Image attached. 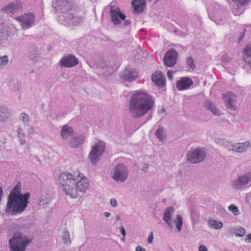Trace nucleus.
Returning <instances> with one entry per match:
<instances>
[{"mask_svg": "<svg viewBox=\"0 0 251 251\" xmlns=\"http://www.w3.org/2000/svg\"><path fill=\"white\" fill-rule=\"evenodd\" d=\"M199 251H208L206 246L203 245H201L199 247Z\"/></svg>", "mask_w": 251, "mask_h": 251, "instance_id": "nucleus-50", "label": "nucleus"}, {"mask_svg": "<svg viewBox=\"0 0 251 251\" xmlns=\"http://www.w3.org/2000/svg\"><path fill=\"white\" fill-rule=\"evenodd\" d=\"M207 108L212 114L215 116H220L221 113L220 110L217 108L214 103L211 102L207 103Z\"/></svg>", "mask_w": 251, "mask_h": 251, "instance_id": "nucleus-29", "label": "nucleus"}, {"mask_svg": "<svg viewBox=\"0 0 251 251\" xmlns=\"http://www.w3.org/2000/svg\"><path fill=\"white\" fill-rule=\"evenodd\" d=\"M245 241L247 243H251V233L249 234L245 239Z\"/></svg>", "mask_w": 251, "mask_h": 251, "instance_id": "nucleus-48", "label": "nucleus"}, {"mask_svg": "<svg viewBox=\"0 0 251 251\" xmlns=\"http://www.w3.org/2000/svg\"><path fill=\"white\" fill-rule=\"evenodd\" d=\"M153 239V234L152 232H151L149 235L148 237V242L149 244H151L152 243Z\"/></svg>", "mask_w": 251, "mask_h": 251, "instance_id": "nucleus-45", "label": "nucleus"}, {"mask_svg": "<svg viewBox=\"0 0 251 251\" xmlns=\"http://www.w3.org/2000/svg\"><path fill=\"white\" fill-rule=\"evenodd\" d=\"M85 137L84 134L75 135L67 141L69 145L72 148H79L84 143Z\"/></svg>", "mask_w": 251, "mask_h": 251, "instance_id": "nucleus-18", "label": "nucleus"}, {"mask_svg": "<svg viewBox=\"0 0 251 251\" xmlns=\"http://www.w3.org/2000/svg\"><path fill=\"white\" fill-rule=\"evenodd\" d=\"M121 234L123 236L125 237L126 235V232L124 226H120V227Z\"/></svg>", "mask_w": 251, "mask_h": 251, "instance_id": "nucleus-52", "label": "nucleus"}, {"mask_svg": "<svg viewBox=\"0 0 251 251\" xmlns=\"http://www.w3.org/2000/svg\"><path fill=\"white\" fill-rule=\"evenodd\" d=\"M220 9V8L219 5L218 4L215 3L214 4L213 6H211V7L209 8L208 13L210 15H217Z\"/></svg>", "mask_w": 251, "mask_h": 251, "instance_id": "nucleus-31", "label": "nucleus"}, {"mask_svg": "<svg viewBox=\"0 0 251 251\" xmlns=\"http://www.w3.org/2000/svg\"><path fill=\"white\" fill-rule=\"evenodd\" d=\"M155 135L160 141L163 142L166 140V131L162 127H159L157 129L155 132Z\"/></svg>", "mask_w": 251, "mask_h": 251, "instance_id": "nucleus-28", "label": "nucleus"}, {"mask_svg": "<svg viewBox=\"0 0 251 251\" xmlns=\"http://www.w3.org/2000/svg\"><path fill=\"white\" fill-rule=\"evenodd\" d=\"M20 119L22 120L25 124H27L29 121L28 116L25 113H23L20 115Z\"/></svg>", "mask_w": 251, "mask_h": 251, "instance_id": "nucleus-36", "label": "nucleus"}, {"mask_svg": "<svg viewBox=\"0 0 251 251\" xmlns=\"http://www.w3.org/2000/svg\"><path fill=\"white\" fill-rule=\"evenodd\" d=\"M60 135L62 139L67 142L75 135V132L72 127L67 125L62 126L60 130Z\"/></svg>", "mask_w": 251, "mask_h": 251, "instance_id": "nucleus-20", "label": "nucleus"}, {"mask_svg": "<svg viewBox=\"0 0 251 251\" xmlns=\"http://www.w3.org/2000/svg\"><path fill=\"white\" fill-rule=\"evenodd\" d=\"M236 99V95L231 92L227 93L223 95V100L226 107L234 111L238 108Z\"/></svg>", "mask_w": 251, "mask_h": 251, "instance_id": "nucleus-13", "label": "nucleus"}, {"mask_svg": "<svg viewBox=\"0 0 251 251\" xmlns=\"http://www.w3.org/2000/svg\"><path fill=\"white\" fill-rule=\"evenodd\" d=\"M243 60L245 61V62L246 64L245 67L247 69H251V59L249 58L248 57H245V56H244L243 57Z\"/></svg>", "mask_w": 251, "mask_h": 251, "instance_id": "nucleus-40", "label": "nucleus"}, {"mask_svg": "<svg viewBox=\"0 0 251 251\" xmlns=\"http://www.w3.org/2000/svg\"><path fill=\"white\" fill-rule=\"evenodd\" d=\"M186 64L192 70H194L196 66L195 64L194 60L192 57H188L186 58Z\"/></svg>", "mask_w": 251, "mask_h": 251, "instance_id": "nucleus-34", "label": "nucleus"}, {"mask_svg": "<svg viewBox=\"0 0 251 251\" xmlns=\"http://www.w3.org/2000/svg\"><path fill=\"white\" fill-rule=\"evenodd\" d=\"M110 15L111 22L114 25L123 27L130 24L129 21L126 20V15L121 12L115 1L110 4Z\"/></svg>", "mask_w": 251, "mask_h": 251, "instance_id": "nucleus-6", "label": "nucleus"}, {"mask_svg": "<svg viewBox=\"0 0 251 251\" xmlns=\"http://www.w3.org/2000/svg\"><path fill=\"white\" fill-rule=\"evenodd\" d=\"M62 67L70 68L76 65L78 63V59L72 55H67L62 57L60 61Z\"/></svg>", "mask_w": 251, "mask_h": 251, "instance_id": "nucleus-17", "label": "nucleus"}, {"mask_svg": "<svg viewBox=\"0 0 251 251\" xmlns=\"http://www.w3.org/2000/svg\"><path fill=\"white\" fill-rule=\"evenodd\" d=\"M167 75L170 80H172L173 78V72L169 71L167 73Z\"/></svg>", "mask_w": 251, "mask_h": 251, "instance_id": "nucleus-51", "label": "nucleus"}, {"mask_svg": "<svg viewBox=\"0 0 251 251\" xmlns=\"http://www.w3.org/2000/svg\"><path fill=\"white\" fill-rule=\"evenodd\" d=\"M154 101L152 97L143 91H136L129 100L128 111L133 118H140L154 108Z\"/></svg>", "mask_w": 251, "mask_h": 251, "instance_id": "nucleus-2", "label": "nucleus"}, {"mask_svg": "<svg viewBox=\"0 0 251 251\" xmlns=\"http://www.w3.org/2000/svg\"><path fill=\"white\" fill-rule=\"evenodd\" d=\"M137 76L138 73L137 71L130 67L126 68L120 74V77L121 79L129 82L135 80Z\"/></svg>", "mask_w": 251, "mask_h": 251, "instance_id": "nucleus-14", "label": "nucleus"}, {"mask_svg": "<svg viewBox=\"0 0 251 251\" xmlns=\"http://www.w3.org/2000/svg\"><path fill=\"white\" fill-rule=\"evenodd\" d=\"M229 211L232 213L234 216H237L240 214V211L237 206L234 204H231L228 207Z\"/></svg>", "mask_w": 251, "mask_h": 251, "instance_id": "nucleus-32", "label": "nucleus"}, {"mask_svg": "<svg viewBox=\"0 0 251 251\" xmlns=\"http://www.w3.org/2000/svg\"><path fill=\"white\" fill-rule=\"evenodd\" d=\"M105 150L103 142L100 141L94 145L89 153L88 158L93 165H96Z\"/></svg>", "mask_w": 251, "mask_h": 251, "instance_id": "nucleus-10", "label": "nucleus"}, {"mask_svg": "<svg viewBox=\"0 0 251 251\" xmlns=\"http://www.w3.org/2000/svg\"><path fill=\"white\" fill-rule=\"evenodd\" d=\"M9 61L8 57L7 55L0 56V65L4 66L6 65Z\"/></svg>", "mask_w": 251, "mask_h": 251, "instance_id": "nucleus-37", "label": "nucleus"}, {"mask_svg": "<svg viewBox=\"0 0 251 251\" xmlns=\"http://www.w3.org/2000/svg\"><path fill=\"white\" fill-rule=\"evenodd\" d=\"M147 169H148V166H145L144 167L143 170L146 171V170Z\"/></svg>", "mask_w": 251, "mask_h": 251, "instance_id": "nucleus-57", "label": "nucleus"}, {"mask_svg": "<svg viewBox=\"0 0 251 251\" xmlns=\"http://www.w3.org/2000/svg\"><path fill=\"white\" fill-rule=\"evenodd\" d=\"M234 232L236 236L243 237L246 234V230L242 227H238L235 228Z\"/></svg>", "mask_w": 251, "mask_h": 251, "instance_id": "nucleus-33", "label": "nucleus"}, {"mask_svg": "<svg viewBox=\"0 0 251 251\" xmlns=\"http://www.w3.org/2000/svg\"><path fill=\"white\" fill-rule=\"evenodd\" d=\"M52 7L56 13L61 14L60 17H63L64 21L70 25H79L83 22L82 17L75 15L72 0H56L52 2Z\"/></svg>", "mask_w": 251, "mask_h": 251, "instance_id": "nucleus-3", "label": "nucleus"}, {"mask_svg": "<svg viewBox=\"0 0 251 251\" xmlns=\"http://www.w3.org/2000/svg\"><path fill=\"white\" fill-rule=\"evenodd\" d=\"M206 156L204 149L201 148L191 149L186 155L187 160L193 164L201 162L205 158Z\"/></svg>", "mask_w": 251, "mask_h": 251, "instance_id": "nucleus-9", "label": "nucleus"}, {"mask_svg": "<svg viewBox=\"0 0 251 251\" xmlns=\"http://www.w3.org/2000/svg\"><path fill=\"white\" fill-rule=\"evenodd\" d=\"M128 172L127 168L123 164L116 166L112 177L116 182H124L127 178Z\"/></svg>", "mask_w": 251, "mask_h": 251, "instance_id": "nucleus-11", "label": "nucleus"}, {"mask_svg": "<svg viewBox=\"0 0 251 251\" xmlns=\"http://www.w3.org/2000/svg\"><path fill=\"white\" fill-rule=\"evenodd\" d=\"M16 133L17 138L21 145L23 146L25 145L26 135L24 129H23L22 127L21 126H18L16 131Z\"/></svg>", "mask_w": 251, "mask_h": 251, "instance_id": "nucleus-23", "label": "nucleus"}, {"mask_svg": "<svg viewBox=\"0 0 251 251\" xmlns=\"http://www.w3.org/2000/svg\"><path fill=\"white\" fill-rule=\"evenodd\" d=\"M193 82L190 78L184 77L178 80L176 82V86L180 91L186 90L193 85Z\"/></svg>", "mask_w": 251, "mask_h": 251, "instance_id": "nucleus-21", "label": "nucleus"}, {"mask_svg": "<svg viewBox=\"0 0 251 251\" xmlns=\"http://www.w3.org/2000/svg\"><path fill=\"white\" fill-rule=\"evenodd\" d=\"M177 53L174 50H169L164 57V64L165 66L172 67L176 64Z\"/></svg>", "mask_w": 251, "mask_h": 251, "instance_id": "nucleus-15", "label": "nucleus"}, {"mask_svg": "<svg viewBox=\"0 0 251 251\" xmlns=\"http://www.w3.org/2000/svg\"><path fill=\"white\" fill-rule=\"evenodd\" d=\"M70 236V233L68 229L66 228H63L61 233L62 239L63 243L67 246H69L71 243Z\"/></svg>", "mask_w": 251, "mask_h": 251, "instance_id": "nucleus-27", "label": "nucleus"}, {"mask_svg": "<svg viewBox=\"0 0 251 251\" xmlns=\"http://www.w3.org/2000/svg\"><path fill=\"white\" fill-rule=\"evenodd\" d=\"M29 194H23L22 197L8 196L5 212L8 215H16L25 211L28 203Z\"/></svg>", "mask_w": 251, "mask_h": 251, "instance_id": "nucleus-4", "label": "nucleus"}, {"mask_svg": "<svg viewBox=\"0 0 251 251\" xmlns=\"http://www.w3.org/2000/svg\"><path fill=\"white\" fill-rule=\"evenodd\" d=\"M233 13L235 15H239L242 13V10L240 6L236 5V8L233 7Z\"/></svg>", "mask_w": 251, "mask_h": 251, "instance_id": "nucleus-42", "label": "nucleus"}, {"mask_svg": "<svg viewBox=\"0 0 251 251\" xmlns=\"http://www.w3.org/2000/svg\"><path fill=\"white\" fill-rule=\"evenodd\" d=\"M24 227L23 225L19 224H13L10 226V230H19Z\"/></svg>", "mask_w": 251, "mask_h": 251, "instance_id": "nucleus-39", "label": "nucleus"}, {"mask_svg": "<svg viewBox=\"0 0 251 251\" xmlns=\"http://www.w3.org/2000/svg\"><path fill=\"white\" fill-rule=\"evenodd\" d=\"M58 182L63 193L72 199H76L79 192L85 193L89 186L88 179L79 172L61 173L58 176Z\"/></svg>", "mask_w": 251, "mask_h": 251, "instance_id": "nucleus-1", "label": "nucleus"}, {"mask_svg": "<svg viewBox=\"0 0 251 251\" xmlns=\"http://www.w3.org/2000/svg\"><path fill=\"white\" fill-rule=\"evenodd\" d=\"M250 0H235V3L237 2L240 5H244L246 4Z\"/></svg>", "mask_w": 251, "mask_h": 251, "instance_id": "nucleus-44", "label": "nucleus"}, {"mask_svg": "<svg viewBox=\"0 0 251 251\" xmlns=\"http://www.w3.org/2000/svg\"><path fill=\"white\" fill-rule=\"evenodd\" d=\"M23 3L19 0H16L7 4L2 10L7 13H14L22 10Z\"/></svg>", "mask_w": 251, "mask_h": 251, "instance_id": "nucleus-19", "label": "nucleus"}, {"mask_svg": "<svg viewBox=\"0 0 251 251\" xmlns=\"http://www.w3.org/2000/svg\"><path fill=\"white\" fill-rule=\"evenodd\" d=\"M35 132V129L33 127H31L29 128L28 131V134L29 137H31L32 136Z\"/></svg>", "mask_w": 251, "mask_h": 251, "instance_id": "nucleus-46", "label": "nucleus"}, {"mask_svg": "<svg viewBox=\"0 0 251 251\" xmlns=\"http://www.w3.org/2000/svg\"><path fill=\"white\" fill-rule=\"evenodd\" d=\"M49 200L48 198L41 199L39 202L40 206H45L49 203Z\"/></svg>", "mask_w": 251, "mask_h": 251, "instance_id": "nucleus-41", "label": "nucleus"}, {"mask_svg": "<svg viewBox=\"0 0 251 251\" xmlns=\"http://www.w3.org/2000/svg\"><path fill=\"white\" fill-rule=\"evenodd\" d=\"M15 196L17 197H22L23 195L21 193V187L17 185L9 196Z\"/></svg>", "mask_w": 251, "mask_h": 251, "instance_id": "nucleus-30", "label": "nucleus"}, {"mask_svg": "<svg viewBox=\"0 0 251 251\" xmlns=\"http://www.w3.org/2000/svg\"><path fill=\"white\" fill-rule=\"evenodd\" d=\"M174 213V209L173 207H170L166 208L164 213L163 220L170 228L174 227V223H175L178 232H180L181 230L183 224L182 218L180 215H177L176 218L173 222L172 218Z\"/></svg>", "mask_w": 251, "mask_h": 251, "instance_id": "nucleus-8", "label": "nucleus"}, {"mask_svg": "<svg viewBox=\"0 0 251 251\" xmlns=\"http://www.w3.org/2000/svg\"><path fill=\"white\" fill-rule=\"evenodd\" d=\"M110 205L113 207H116L118 206V203L116 200L114 198H112L110 200Z\"/></svg>", "mask_w": 251, "mask_h": 251, "instance_id": "nucleus-43", "label": "nucleus"}, {"mask_svg": "<svg viewBox=\"0 0 251 251\" xmlns=\"http://www.w3.org/2000/svg\"><path fill=\"white\" fill-rule=\"evenodd\" d=\"M135 251H146V250L141 246H138L135 249Z\"/></svg>", "mask_w": 251, "mask_h": 251, "instance_id": "nucleus-53", "label": "nucleus"}, {"mask_svg": "<svg viewBox=\"0 0 251 251\" xmlns=\"http://www.w3.org/2000/svg\"><path fill=\"white\" fill-rule=\"evenodd\" d=\"M103 215L106 217V218H108L110 216V213L109 212H105L104 213H103Z\"/></svg>", "mask_w": 251, "mask_h": 251, "instance_id": "nucleus-54", "label": "nucleus"}, {"mask_svg": "<svg viewBox=\"0 0 251 251\" xmlns=\"http://www.w3.org/2000/svg\"><path fill=\"white\" fill-rule=\"evenodd\" d=\"M21 88L20 85L18 83L15 84L14 87H12V89L14 91H19Z\"/></svg>", "mask_w": 251, "mask_h": 251, "instance_id": "nucleus-49", "label": "nucleus"}, {"mask_svg": "<svg viewBox=\"0 0 251 251\" xmlns=\"http://www.w3.org/2000/svg\"><path fill=\"white\" fill-rule=\"evenodd\" d=\"M15 19L20 23L22 29H27L33 26L35 16L32 13H28L17 17Z\"/></svg>", "mask_w": 251, "mask_h": 251, "instance_id": "nucleus-12", "label": "nucleus"}, {"mask_svg": "<svg viewBox=\"0 0 251 251\" xmlns=\"http://www.w3.org/2000/svg\"><path fill=\"white\" fill-rule=\"evenodd\" d=\"M121 240L123 242L125 241V237L123 236V238H121Z\"/></svg>", "mask_w": 251, "mask_h": 251, "instance_id": "nucleus-58", "label": "nucleus"}, {"mask_svg": "<svg viewBox=\"0 0 251 251\" xmlns=\"http://www.w3.org/2000/svg\"><path fill=\"white\" fill-rule=\"evenodd\" d=\"M250 146L251 142L247 141L244 142H238L231 144L229 146L228 149L238 153H243L247 151Z\"/></svg>", "mask_w": 251, "mask_h": 251, "instance_id": "nucleus-16", "label": "nucleus"}, {"mask_svg": "<svg viewBox=\"0 0 251 251\" xmlns=\"http://www.w3.org/2000/svg\"><path fill=\"white\" fill-rule=\"evenodd\" d=\"M10 113L5 106H0V122H4L10 117Z\"/></svg>", "mask_w": 251, "mask_h": 251, "instance_id": "nucleus-25", "label": "nucleus"}, {"mask_svg": "<svg viewBox=\"0 0 251 251\" xmlns=\"http://www.w3.org/2000/svg\"><path fill=\"white\" fill-rule=\"evenodd\" d=\"M222 60L225 62H227L230 61V59L228 57L224 58V57L222 58Z\"/></svg>", "mask_w": 251, "mask_h": 251, "instance_id": "nucleus-55", "label": "nucleus"}, {"mask_svg": "<svg viewBox=\"0 0 251 251\" xmlns=\"http://www.w3.org/2000/svg\"><path fill=\"white\" fill-rule=\"evenodd\" d=\"M251 183V173H246L239 175L231 182L232 188L236 190H243L248 188Z\"/></svg>", "mask_w": 251, "mask_h": 251, "instance_id": "nucleus-7", "label": "nucleus"}, {"mask_svg": "<svg viewBox=\"0 0 251 251\" xmlns=\"http://www.w3.org/2000/svg\"><path fill=\"white\" fill-rule=\"evenodd\" d=\"M120 219V216L119 215H118L116 216V220H119Z\"/></svg>", "mask_w": 251, "mask_h": 251, "instance_id": "nucleus-56", "label": "nucleus"}, {"mask_svg": "<svg viewBox=\"0 0 251 251\" xmlns=\"http://www.w3.org/2000/svg\"><path fill=\"white\" fill-rule=\"evenodd\" d=\"M152 80L159 86H163L165 82L163 74L158 72H155L152 74Z\"/></svg>", "mask_w": 251, "mask_h": 251, "instance_id": "nucleus-22", "label": "nucleus"}, {"mask_svg": "<svg viewBox=\"0 0 251 251\" xmlns=\"http://www.w3.org/2000/svg\"><path fill=\"white\" fill-rule=\"evenodd\" d=\"M9 27L7 25L6 23H2L0 24V33L8 32L9 31Z\"/></svg>", "mask_w": 251, "mask_h": 251, "instance_id": "nucleus-35", "label": "nucleus"}, {"mask_svg": "<svg viewBox=\"0 0 251 251\" xmlns=\"http://www.w3.org/2000/svg\"><path fill=\"white\" fill-rule=\"evenodd\" d=\"M216 144L220 145H223L225 143V141L223 139L220 138H216L215 140Z\"/></svg>", "mask_w": 251, "mask_h": 251, "instance_id": "nucleus-47", "label": "nucleus"}, {"mask_svg": "<svg viewBox=\"0 0 251 251\" xmlns=\"http://www.w3.org/2000/svg\"><path fill=\"white\" fill-rule=\"evenodd\" d=\"M145 0H132L131 4L134 10L137 12H142L145 7Z\"/></svg>", "mask_w": 251, "mask_h": 251, "instance_id": "nucleus-24", "label": "nucleus"}, {"mask_svg": "<svg viewBox=\"0 0 251 251\" xmlns=\"http://www.w3.org/2000/svg\"><path fill=\"white\" fill-rule=\"evenodd\" d=\"M31 239L19 232H15L9 240L8 244L11 251H25L26 247L31 243Z\"/></svg>", "mask_w": 251, "mask_h": 251, "instance_id": "nucleus-5", "label": "nucleus"}, {"mask_svg": "<svg viewBox=\"0 0 251 251\" xmlns=\"http://www.w3.org/2000/svg\"><path fill=\"white\" fill-rule=\"evenodd\" d=\"M243 53L246 56L245 57H251V45L247 46L246 49L244 50Z\"/></svg>", "mask_w": 251, "mask_h": 251, "instance_id": "nucleus-38", "label": "nucleus"}, {"mask_svg": "<svg viewBox=\"0 0 251 251\" xmlns=\"http://www.w3.org/2000/svg\"><path fill=\"white\" fill-rule=\"evenodd\" d=\"M208 226L215 229H220L223 226V223L214 219H209L207 221Z\"/></svg>", "mask_w": 251, "mask_h": 251, "instance_id": "nucleus-26", "label": "nucleus"}]
</instances>
